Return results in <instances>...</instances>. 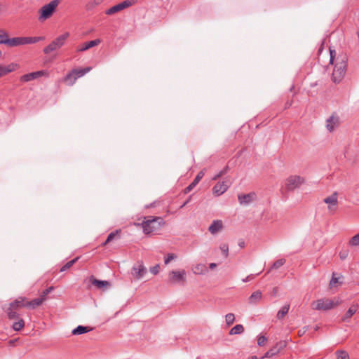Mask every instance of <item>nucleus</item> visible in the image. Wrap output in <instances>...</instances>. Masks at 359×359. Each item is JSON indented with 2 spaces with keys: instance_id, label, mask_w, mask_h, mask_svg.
Returning <instances> with one entry per match:
<instances>
[{
  "instance_id": "obj_14",
  "label": "nucleus",
  "mask_w": 359,
  "mask_h": 359,
  "mask_svg": "<svg viewBox=\"0 0 359 359\" xmlns=\"http://www.w3.org/2000/svg\"><path fill=\"white\" fill-rule=\"evenodd\" d=\"M323 201L328 205L327 208L330 212H334L336 210L338 204L337 194L336 192L326 197Z\"/></svg>"
},
{
  "instance_id": "obj_30",
  "label": "nucleus",
  "mask_w": 359,
  "mask_h": 359,
  "mask_svg": "<svg viewBox=\"0 0 359 359\" xmlns=\"http://www.w3.org/2000/svg\"><path fill=\"white\" fill-rule=\"evenodd\" d=\"M64 81L67 82L68 86H73L76 82V79L74 77V75L72 72V71L67 74V76L64 78Z\"/></svg>"
},
{
  "instance_id": "obj_32",
  "label": "nucleus",
  "mask_w": 359,
  "mask_h": 359,
  "mask_svg": "<svg viewBox=\"0 0 359 359\" xmlns=\"http://www.w3.org/2000/svg\"><path fill=\"white\" fill-rule=\"evenodd\" d=\"M6 312L9 319H15L18 318V314L15 312V309H11V306L6 309Z\"/></svg>"
},
{
  "instance_id": "obj_46",
  "label": "nucleus",
  "mask_w": 359,
  "mask_h": 359,
  "mask_svg": "<svg viewBox=\"0 0 359 359\" xmlns=\"http://www.w3.org/2000/svg\"><path fill=\"white\" fill-rule=\"evenodd\" d=\"M53 290V287H49L48 288H46L42 292V294H41L40 297L46 299V295L48 294Z\"/></svg>"
},
{
  "instance_id": "obj_34",
  "label": "nucleus",
  "mask_w": 359,
  "mask_h": 359,
  "mask_svg": "<svg viewBox=\"0 0 359 359\" xmlns=\"http://www.w3.org/2000/svg\"><path fill=\"white\" fill-rule=\"evenodd\" d=\"M25 326V322L22 319H19L18 321L17 322H15L13 324V328L14 330L15 331H19L23 327Z\"/></svg>"
},
{
  "instance_id": "obj_39",
  "label": "nucleus",
  "mask_w": 359,
  "mask_h": 359,
  "mask_svg": "<svg viewBox=\"0 0 359 359\" xmlns=\"http://www.w3.org/2000/svg\"><path fill=\"white\" fill-rule=\"evenodd\" d=\"M219 249L222 251L224 256L226 258L229 255V246L226 243H222L219 246Z\"/></svg>"
},
{
  "instance_id": "obj_7",
  "label": "nucleus",
  "mask_w": 359,
  "mask_h": 359,
  "mask_svg": "<svg viewBox=\"0 0 359 359\" xmlns=\"http://www.w3.org/2000/svg\"><path fill=\"white\" fill-rule=\"evenodd\" d=\"M305 180L299 175H290L287 177L284 182V188L287 191H292L299 188L304 183Z\"/></svg>"
},
{
  "instance_id": "obj_4",
  "label": "nucleus",
  "mask_w": 359,
  "mask_h": 359,
  "mask_svg": "<svg viewBox=\"0 0 359 359\" xmlns=\"http://www.w3.org/2000/svg\"><path fill=\"white\" fill-rule=\"evenodd\" d=\"M340 302L338 299H330L327 298L319 299L311 303V308L314 310L327 311L339 305Z\"/></svg>"
},
{
  "instance_id": "obj_25",
  "label": "nucleus",
  "mask_w": 359,
  "mask_h": 359,
  "mask_svg": "<svg viewBox=\"0 0 359 359\" xmlns=\"http://www.w3.org/2000/svg\"><path fill=\"white\" fill-rule=\"evenodd\" d=\"M262 299V293L259 290H257L252 293L249 297V303L250 304H256Z\"/></svg>"
},
{
  "instance_id": "obj_50",
  "label": "nucleus",
  "mask_w": 359,
  "mask_h": 359,
  "mask_svg": "<svg viewBox=\"0 0 359 359\" xmlns=\"http://www.w3.org/2000/svg\"><path fill=\"white\" fill-rule=\"evenodd\" d=\"M347 256H348V252L347 251H345V252L339 253V257H340L341 259H345L347 257Z\"/></svg>"
},
{
  "instance_id": "obj_21",
  "label": "nucleus",
  "mask_w": 359,
  "mask_h": 359,
  "mask_svg": "<svg viewBox=\"0 0 359 359\" xmlns=\"http://www.w3.org/2000/svg\"><path fill=\"white\" fill-rule=\"evenodd\" d=\"M9 306H11V309L15 310L26 307V298L23 297H19L18 299L11 302Z\"/></svg>"
},
{
  "instance_id": "obj_11",
  "label": "nucleus",
  "mask_w": 359,
  "mask_h": 359,
  "mask_svg": "<svg viewBox=\"0 0 359 359\" xmlns=\"http://www.w3.org/2000/svg\"><path fill=\"white\" fill-rule=\"evenodd\" d=\"M48 76V73L46 71L41 70V71H37V72L29 73L27 74H24L23 76H22L20 77V81L25 83V82H28V81L34 80L36 79H38V78H39L41 76Z\"/></svg>"
},
{
  "instance_id": "obj_17",
  "label": "nucleus",
  "mask_w": 359,
  "mask_h": 359,
  "mask_svg": "<svg viewBox=\"0 0 359 359\" xmlns=\"http://www.w3.org/2000/svg\"><path fill=\"white\" fill-rule=\"evenodd\" d=\"M19 67L18 65L16 63H11L6 66L0 65V78L14 72Z\"/></svg>"
},
{
  "instance_id": "obj_27",
  "label": "nucleus",
  "mask_w": 359,
  "mask_h": 359,
  "mask_svg": "<svg viewBox=\"0 0 359 359\" xmlns=\"http://www.w3.org/2000/svg\"><path fill=\"white\" fill-rule=\"evenodd\" d=\"M90 69H91V67H86V68L80 69H74L72 70V72L74 75V77L76 78V79H77L78 78L82 77L86 73L89 72L90 71Z\"/></svg>"
},
{
  "instance_id": "obj_3",
  "label": "nucleus",
  "mask_w": 359,
  "mask_h": 359,
  "mask_svg": "<svg viewBox=\"0 0 359 359\" xmlns=\"http://www.w3.org/2000/svg\"><path fill=\"white\" fill-rule=\"evenodd\" d=\"M61 1L62 0H52L48 4L43 5L39 11V20L43 22L49 19L53 15Z\"/></svg>"
},
{
  "instance_id": "obj_16",
  "label": "nucleus",
  "mask_w": 359,
  "mask_h": 359,
  "mask_svg": "<svg viewBox=\"0 0 359 359\" xmlns=\"http://www.w3.org/2000/svg\"><path fill=\"white\" fill-rule=\"evenodd\" d=\"M90 282L92 285H95L97 288L104 290L110 287L109 282L107 280H100L96 279L94 276L90 278Z\"/></svg>"
},
{
  "instance_id": "obj_8",
  "label": "nucleus",
  "mask_w": 359,
  "mask_h": 359,
  "mask_svg": "<svg viewBox=\"0 0 359 359\" xmlns=\"http://www.w3.org/2000/svg\"><path fill=\"white\" fill-rule=\"evenodd\" d=\"M138 1V0H125L122 2H121L120 4H118L112 7H111L110 8H109L108 10L106 11V14L107 15H113L116 13H118L125 8H127L134 4H135Z\"/></svg>"
},
{
  "instance_id": "obj_31",
  "label": "nucleus",
  "mask_w": 359,
  "mask_h": 359,
  "mask_svg": "<svg viewBox=\"0 0 359 359\" xmlns=\"http://www.w3.org/2000/svg\"><path fill=\"white\" fill-rule=\"evenodd\" d=\"M290 309V305L286 304L283 306L280 311L277 313V318L278 319H282L289 311Z\"/></svg>"
},
{
  "instance_id": "obj_28",
  "label": "nucleus",
  "mask_w": 359,
  "mask_h": 359,
  "mask_svg": "<svg viewBox=\"0 0 359 359\" xmlns=\"http://www.w3.org/2000/svg\"><path fill=\"white\" fill-rule=\"evenodd\" d=\"M45 39L44 36H35V37H24V43L30 44L35 43L40 41H43Z\"/></svg>"
},
{
  "instance_id": "obj_35",
  "label": "nucleus",
  "mask_w": 359,
  "mask_h": 359,
  "mask_svg": "<svg viewBox=\"0 0 359 359\" xmlns=\"http://www.w3.org/2000/svg\"><path fill=\"white\" fill-rule=\"evenodd\" d=\"M79 257H76L75 259L67 262L61 269H60V271L61 272H63L66 270H67L68 269H69L70 267H72L73 266V264H74L76 263V262L79 259Z\"/></svg>"
},
{
  "instance_id": "obj_43",
  "label": "nucleus",
  "mask_w": 359,
  "mask_h": 359,
  "mask_svg": "<svg viewBox=\"0 0 359 359\" xmlns=\"http://www.w3.org/2000/svg\"><path fill=\"white\" fill-rule=\"evenodd\" d=\"M337 359H349L348 354L343 351H338L337 353Z\"/></svg>"
},
{
  "instance_id": "obj_29",
  "label": "nucleus",
  "mask_w": 359,
  "mask_h": 359,
  "mask_svg": "<svg viewBox=\"0 0 359 359\" xmlns=\"http://www.w3.org/2000/svg\"><path fill=\"white\" fill-rule=\"evenodd\" d=\"M244 332V327L242 325L238 324L235 325L229 331V334L233 335V334H239Z\"/></svg>"
},
{
  "instance_id": "obj_52",
  "label": "nucleus",
  "mask_w": 359,
  "mask_h": 359,
  "mask_svg": "<svg viewBox=\"0 0 359 359\" xmlns=\"http://www.w3.org/2000/svg\"><path fill=\"white\" fill-rule=\"evenodd\" d=\"M222 176H223L222 175H220V171L217 174L215 175L212 178V180H218L219 177H221Z\"/></svg>"
},
{
  "instance_id": "obj_18",
  "label": "nucleus",
  "mask_w": 359,
  "mask_h": 359,
  "mask_svg": "<svg viewBox=\"0 0 359 359\" xmlns=\"http://www.w3.org/2000/svg\"><path fill=\"white\" fill-rule=\"evenodd\" d=\"M223 229V223L222 220H214L208 228V231L213 235L217 233Z\"/></svg>"
},
{
  "instance_id": "obj_51",
  "label": "nucleus",
  "mask_w": 359,
  "mask_h": 359,
  "mask_svg": "<svg viewBox=\"0 0 359 359\" xmlns=\"http://www.w3.org/2000/svg\"><path fill=\"white\" fill-rule=\"evenodd\" d=\"M228 169H229L228 166H226L225 168H224L220 171V175H225V174L227 172Z\"/></svg>"
},
{
  "instance_id": "obj_45",
  "label": "nucleus",
  "mask_w": 359,
  "mask_h": 359,
  "mask_svg": "<svg viewBox=\"0 0 359 359\" xmlns=\"http://www.w3.org/2000/svg\"><path fill=\"white\" fill-rule=\"evenodd\" d=\"M176 255L172 253H170L165 257L164 262L165 264H168L170 261L175 259L176 258Z\"/></svg>"
},
{
  "instance_id": "obj_41",
  "label": "nucleus",
  "mask_w": 359,
  "mask_h": 359,
  "mask_svg": "<svg viewBox=\"0 0 359 359\" xmlns=\"http://www.w3.org/2000/svg\"><path fill=\"white\" fill-rule=\"evenodd\" d=\"M100 3V0H93V1H89L87 4H86V9L87 10H91L93 9V8H95V6H97V5H99Z\"/></svg>"
},
{
  "instance_id": "obj_40",
  "label": "nucleus",
  "mask_w": 359,
  "mask_h": 359,
  "mask_svg": "<svg viewBox=\"0 0 359 359\" xmlns=\"http://www.w3.org/2000/svg\"><path fill=\"white\" fill-rule=\"evenodd\" d=\"M285 263V259H278L277 261H276L272 266H271V269H279L280 266H282Z\"/></svg>"
},
{
  "instance_id": "obj_37",
  "label": "nucleus",
  "mask_w": 359,
  "mask_h": 359,
  "mask_svg": "<svg viewBox=\"0 0 359 359\" xmlns=\"http://www.w3.org/2000/svg\"><path fill=\"white\" fill-rule=\"evenodd\" d=\"M205 270V266L202 264H199L194 266V273L196 274H201L204 272Z\"/></svg>"
},
{
  "instance_id": "obj_42",
  "label": "nucleus",
  "mask_w": 359,
  "mask_h": 359,
  "mask_svg": "<svg viewBox=\"0 0 359 359\" xmlns=\"http://www.w3.org/2000/svg\"><path fill=\"white\" fill-rule=\"evenodd\" d=\"M8 37V34L4 29H0V44H5Z\"/></svg>"
},
{
  "instance_id": "obj_1",
  "label": "nucleus",
  "mask_w": 359,
  "mask_h": 359,
  "mask_svg": "<svg viewBox=\"0 0 359 359\" xmlns=\"http://www.w3.org/2000/svg\"><path fill=\"white\" fill-rule=\"evenodd\" d=\"M330 50V64L334 65L332 80L335 83H340L344 79L347 67V57L345 55H339L337 57V53L331 47Z\"/></svg>"
},
{
  "instance_id": "obj_10",
  "label": "nucleus",
  "mask_w": 359,
  "mask_h": 359,
  "mask_svg": "<svg viewBox=\"0 0 359 359\" xmlns=\"http://www.w3.org/2000/svg\"><path fill=\"white\" fill-rule=\"evenodd\" d=\"M339 126V117L336 114H332L325 122V127L329 132L334 131Z\"/></svg>"
},
{
  "instance_id": "obj_56",
  "label": "nucleus",
  "mask_w": 359,
  "mask_h": 359,
  "mask_svg": "<svg viewBox=\"0 0 359 359\" xmlns=\"http://www.w3.org/2000/svg\"><path fill=\"white\" fill-rule=\"evenodd\" d=\"M305 332H306V330H304L303 331H299V332H300V334H304V333Z\"/></svg>"
},
{
  "instance_id": "obj_13",
  "label": "nucleus",
  "mask_w": 359,
  "mask_h": 359,
  "mask_svg": "<svg viewBox=\"0 0 359 359\" xmlns=\"http://www.w3.org/2000/svg\"><path fill=\"white\" fill-rule=\"evenodd\" d=\"M286 346L285 341L277 342L271 349H269L264 355L265 358H271L278 354L282 349Z\"/></svg>"
},
{
  "instance_id": "obj_22",
  "label": "nucleus",
  "mask_w": 359,
  "mask_h": 359,
  "mask_svg": "<svg viewBox=\"0 0 359 359\" xmlns=\"http://www.w3.org/2000/svg\"><path fill=\"white\" fill-rule=\"evenodd\" d=\"M46 300V298H36L32 299V301H28L26 299V308L29 309H34L36 307L39 306L42 304V303Z\"/></svg>"
},
{
  "instance_id": "obj_54",
  "label": "nucleus",
  "mask_w": 359,
  "mask_h": 359,
  "mask_svg": "<svg viewBox=\"0 0 359 359\" xmlns=\"http://www.w3.org/2000/svg\"><path fill=\"white\" fill-rule=\"evenodd\" d=\"M189 203V200H187V201H185L182 205H181V208L184 207L187 203Z\"/></svg>"
},
{
  "instance_id": "obj_36",
  "label": "nucleus",
  "mask_w": 359,
  "mask_h": 359,
  "mask_svg": "<svg viewBox=\"0 0 359 359\" xmlns=\"http://www.w3.org/2000/svg\"><path fill=\"white\" fill-rule=\"evenodd\" d=\"M235 321V316L233 313H229L225 316V322L228 326H230Z\"/></svg>"
},
{
  "instance_id": "obj_19",
  "label": "nucleus",
  "mask_w": 359,
  "mask_h": 359,
  "mask_svg": "<svg viewBox=\"0 0 359 359\" xmlns=\"http://www.w3.org/2000/svg\"><path fill=\"white\" fill-rule=\"evenodd\" d=\"M5 45L9 47H15L25 45L24 37H14L9 39L8 36Z\"/></svg>"
},
{
  "instance_id": "obj_53",
  "label": "nucleus",
  "mask_w": 359,
  "mask_h": 359,
  "mask_svg": "<svg viewBox=\"0 0 359 359\" xmlns=\"http://www.w3.org/2000/svg\"><path fill=\"white\" fill-rule=\"evenodd\" d=\"M216 266H217V264H216L215 263H211V264H210V268L211 269H214Z\"/></svg>"
},
{
  "instance_id": "obj_49",
  "label": "nucleus",
  "mask_w": 359,
  "mask_h": 359,
  "mask_svg": "<svg viewBox=\"0 0 359 359\" xmlns=\"http://www.w3.org/2000/svg\"><path fill=\"white\" fill-rule=\"evenodd\" d=\"M254 278H255V276L251 274V275L248 276L245 278L242 279V281L243 283H246V282L252 280Z\"/></svg>"
},
{
  "instance_id": "obj_44",
  "label": "nucleus",
  "mask_w": 359,
  "mask_h": 359,
  "mask_svg": "<svg viewBox=\"0 0 359 359\" xmlns=\"http://www.w3.org/2000/svg\"><path fill=\"white\" fill-rule=\"evenodd\" d=\"M267 341V339L266 337L262 335V336H259L258 337V339H257V344L259 346H263L266 342Z\"/></svg>"
},
{
  "instance_id": "obj_6",
  "label": "nucleus",
  "mask_w": 359,
  "mask_h": 359,
  "mask_svg": "<svg viewBox=\"0 0 359 359\" xmlns=\"http://www.w3.org/2000/svg\"><path fill=\"white\" fill-rule=\"evenodd\" d=\"M187 272L185 270H172L168 273V282L170 284H180L184 285L187 282Z\"/></svg>"
},
{
  "instance_id": "obj_55",
  "label": "nucleus",
  "mask_w": 359,
  "mask_h": 359,
  "mask_svg": "<svg viewBox=\"0 0 359 359\" xmlns=\"http://www.w3.org/2000/svg\"><path fill=\"white\" fill-rule=\"evenodd\" d=\"M239 245L243 248L244 246V242L239 243Z\"/></svg>"
},
{
  "instance_id": "obj_9",
  "label": "nucleus",
  "mask_w": 359,
  "mask_h": 359,
  "mask_svg": "<svg viewBox=\"0 0 359 359\" xmlns=\"http://www.w3.org/2000/svg\"><path fill=\"white\" fill-rule=\"evenodd\" d=\"M147 269L142 262L134 264L131 269L132 276L137 280H140L147 273Z\"/></svg>"
},
{
  "instance_id": "obj_24",
  "label": "nucleus",
  "mask_w": 359,
  "mask_h": 359,
  "mask_svg": "<svg viewBox=\"0 0 359 359\" xmlns=\"http://www.w3.org/2000/svg\"><path fill=\"white\" fill-rule=\"evenodd\" d=\"M358 309V304H352L341 320L344 322H348L349 319L357 312Z\"/></svg>"
},
{
  "instance_id": "obj_2",
  "label": "nucleus",
  "mask_w": 359,
  "mask_h": 359,
  "mask_svg": "<svg viewBox=\"0 0 359 359\" xmlns=\"http://www.w3.org/2000/svg\"><path fill=\"white\" fill-rule=\"evenodd\" d=\"M164 224L163 219L161 217L147 216L138 225H141L145 234H150L160 229Z\"/></svg>"
},
{
  "instance_id": "obj_23",
  "label": "nucleus",
  "mask_w": 359,
  "mask_h": 359,
  "mask_svg": "<svg viewBox=\"0 0 359 359\" xmlns=\"http://www.w3.org/2000/svg\"><path fill=\"white\" fill-rule=\"evenodd\" d=\"M204 171H200L195 177V179L194 180V181L187 187L185 188L184 193L187 194L190 192L194 189V187H195L196 185L201 181V180L204 176Z\"/></svg>"
},
{
  "instance_id": "obj_33",
  "label": "nucleus",
  "mask_w": 359,
  "mask_h": 359,
  "mask_svg": "<svg viewBox=\"0 0 359 359\" xmlns=\"http://www.w3.org/2000/svg\"><path fill=\"white\" fill-rule=\"evenodd\" d=\"M348 245L351 247H356L359 245V233L349 240Z\"/></svg>"
},
{
  "instance_id": "obj_26",
  "label": "nucleus",
  "mask_w": 359,
  "mask_h": 359,
  "mask_svg": "<svg viewBox=\"0 0 359 359\" xmlns=\"http://www.w3.org/2000/svg\"><path fill=\"white\" fill-rule=\"evenodd\" d=\"M92 330H93V328L89 327L79 325L78 327H76L75 329H74L72 330V334L73 335H79V334H82L91 331Z\"/></svg>"
},
{
  "instance_id": "obj_5",
  "label": "nucleus",
  "mask_w": 359,
  "mask_h": 359,
  "mask_svg": "<svg viewBox=\"0 0 359 359\" xmlns=\"http://www.w3.org/2000/svg\"><path fill=\"white\" fill-rule=\"evenodd\" d=\"M69 33L68 32H66L64 34L58 36L43 48V53L45 54H49L60 49L65 45V41L69 38Z\"/></svg>"
},
{
  "instance_id": "obj_20",
  "label": "nucleus",
  "mask_w": 359,
  "mask_h": 359,
  "mask_svg": "<svg viewBox=\"0 0 359 359\" xmlns=\"http://www.w3.org/2000/svg\"><path fill=\"white\" fill-rule=\"evenodd\" d=\"M101 42L100 39H95L93 41H90L84 43L83 44L79 46L77 48L78 52H83L88 50L90 48L97 46Z\"/></svg>"
},
{
  "instance_id": "obj_57",
  "label": "nucleus",
  "mask_w": 359,
  "mask_h": 359,
  "mask_svg": "<svg viewBox=\"0 0 359 359\" xmlns=\"http://www.w3.org/2000/svg\"><path fill=\"white\" fill-rule=\"evenodd\" d=\"M305 332H306V330H304L303 331H299V332H300V334H304V333Z\"/></svg>"
},
{
  "instance_id": "obj_15",
  "label": "nucleus",
  "mask_w": 359,
  "mask_h": 359,
  "mask_svg": "<svg viewBox=\"0 0 359 359\" xmlns=\"http://www.w3.org/2000/svg\"><path fill=\"white\" fill-rule=\"evenodd\" d=\"M238 198L241 205H247L256 200V194L254 192L248 194H241L238 195Z\"/></svg>"
},
{
  "instance_id": "obj_38",
  "label": "nucleus",
  "mask_w": 359,
  "mask_h": 359,
  "mask_svg": "<svg viewBox=\"0 0 359 359\" xmlns=\"http://www.w3.org/2000/svg\"><path fill=\"white\" fill-rule=\"evenodd\" d=\"M120 230H116L115 231H113L111 233H110L108 236H107V240L105 241V242L103 243L104 245H107L108 243H109L110 241H111L116 235H118L119 233H120Z\"/></svg>"
},
{
  "instance_id": "obj_47",
  "label": "nucleus",
  "mask_w": 359,
  "mask_h": 359,
  "mask_svg": "<svg viewBox=\"0 0 359 359\" xmlns=\"http://www.w3.org/2000/svg\"><path fill=\"white\" fill-rule=\"evenodd\" d=\"M160 266L159 264H156L153 267L150 268V272L154 275H156L159 273Z\"/></svg>"
},
{
  "instance_id": "obj_12",
  "label": "nucleus",
  "mask_w": 359,
  "mask_h": 359,
  "mask_svg": "<svg viewBox=\"0 0 359 359\" xmlns=\"http://www.w3.org/2000/svg\"><path fill=\"white\" fill-rule=\"evenodd\" d=\"M229 187L228 182L223 181L217 183L212 188V193L215 196H219L227 191Z\"/></svg>"
},
{
  "instance_id": "obj_48",
  "label": "nucleus",
  "mask_w": 359,
  "mask_h": 359,
  "mask_svg": "<svg viewBox=\"0 0 359 359\" xmlns=\"http://www.w3.org/2000/svg\"><path fill=\"white\" fill-rule=\"evenodd\" d=\"M338 282H339V278L337 277H334V276L333 275V276L330 280V285L331 287H332L334 284L337 283Z\"/></svg>"
}]
</instances>
